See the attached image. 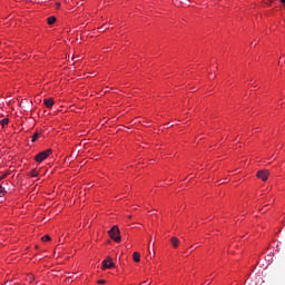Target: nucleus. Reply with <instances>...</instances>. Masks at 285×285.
Instances as JSON below:
<instances>
[{"mask_svg":"<svg viewBox=\"0 0 285 285\" xmlns=\"http://www.w3.org/2000/svg\"><path fill=\"white\" fill-rule=\"evenodd\" d=\"M281 2L285 4V0H281Z\"/></svg>","mask_w":285,"mask_h":285,"instance_id":"16","label":"nucleus"},{"mask_svg":"<svg viewBox=\"0 0 285 285\" xmlns=\"http://www.w3.org/2000/svg\"><path fill=\"white\" fill-rule=\"evenodd\" d=\"M269 175H271V171H268V170L257 171V177H258V179H262V181H266L268 179Z\"/></svg>","mask_w":285,"mask_h":285,"instance_id":"3","label":"nucleus"},{"mask_svg":"<svg viewBox=\"0 0 285 285\" xmlns=\"http://www.w3.org/2000/svg\"><path fill=\"white\" fill-rule=\"evenodd\" d=\"M206 284H207V285L210 284V281H207Z\"/></svg>","mask_w":285,"mask_h":285,"instance_id":"18","label":"nucleus"},{"mask_svg":"<svg viewBox=\"0 0 285 285\" xmlns=\"http://www.w3.org/2000/svg\"><path fill=\"white\" fill-rule=\"evenodd\" d=\"M98 284H106V281H104V279L98 281Z\"/></svg>","mask_w":285,"mask_h":285,"instance_id":"15","label":"nucleus"},{"mask_svg":"<svg viewBox=\"0 0 285 285\" xmlns=\"http://www.w3.org/2000/svg\"><path fill=\"white\" fill-rule=\"evenodd\" d=\"M50 235H45L42 238H41V240L42 242H50Z\"/></svg>","mask_w":285,"mask_h":285,"instance_id":"13","label":"nucleus"},{"mask_svg":"<svg viewBox=\"0 0 285 285\" xmlns=\"http://www.w3.org/2000/svg\"><path fill=\"white\" fill-rule=\"evenodd\" d=\"M140 257H141V255H139L138 252H135V253L132 254L134 262H140Z\"/></svg>","mask_w":285,"mask_h":285,"instance_id":"8","label":"nucleus"},{"mask_svg":"<svg viewBox=\"0 0 285 285\" xmlns=\"http://www.w3.org/2000/svg\"><path fill=\"white\" fill-rule=\"evenodd\" d=\"M31 177H39V171H37V169H32L30 173Z\"/></svg>","mask_w":285,"mask_h":285,"instance_id":"11","label":"nucleus"},{"mask_svg":"<svg viewBox=\"0 0 285 285\" xmlns=\"http://www.w3.org/2000/svg\"><path fill=\"white\" fill-rule=\"evenodd\" d=\"M40 136H41V134L39 131L35 132L31 141H33V142L37 141V139H39Z\"/></svg>","mask_w":285,"mask_h":285,"instance_id":"10","label":"nucleus"},{"mask_svg":"<svg viewBox=\"0 0 285 285\" xmlns=\"http://www.w3.org/2000/svg\"><path fill=\"white\" fill-rule=\"evenodd\" d=\"M43 104L47 108H51L52 106H55V100L52 98H47L43 100Z\"/></svg>","mask_w":285,"mask_h":285,"instance_id":"5","label":"nucleus"},{"mask_svg":"<svg viewBox=\"0 0 285 285\" xmlns=\"http://www.w3.org/2000/svg\"><path fill=\"white\" fill-rule=\"evenodd\" d=\"M49 26H52V23H55V21H57V18L55 16H51L47 19Z\"/></svg>","mask_w":285,"mask_h":285,"instance_id":"9","label":"nucleus"},{"mask_svg":"<svg viewBox=\"0 0 285 285\" xmlns=\"http://www.w3.org/2000/svg\"><path fill=\"white\" fill-rule=\"evenodd\" d=\"M170 243H171V246H174L175 248H179V238L171 237Z\"/></svg>","mask_w":285,"mask_h":285,"instance_id":"6","label":"nucleus"},{"mask_svg":"<svg viewBox=\"0 0 285 285\" xmlns=\"http://www.w3.org/2000/svg\"><path fill=\"white\" fill-rule=\"evenodd\" d=\"M150 254H153V252H150V249H149V255H150Z\"/></svg>","mask_w":285,"mask_h":285,"instance_id":"19","label":"nucleus"},{"mask_svg":"<svg viewBox=\"0 0 285 285\" xmlns=\"http://www.w3.org/2000/svg\"><path fill=\"white\" fill-rule=\"evenodd\" d=\"M106 268H115V263L111 259H105L102 262V271H106Z\"/></svg>","mask_w":285,"mask_h":285,"instance_id":"4","label":"nucleus"},{"mask_svg":"<svg viewBox=\"0 0 285 285\" xmlns=\"http://www.w3.org/2000/svg\"><path fill=\"white\" fill-rule=\"evenodd\" d=\"M8 124H10V119H8V118H3L2 120H0V125L2 126V128H6V126H8Z\"/></svg>","mask_w":285,"mask_h":285,"instance_id":"7","label":"nucleus"},{"mask_svg":"<svg viewBox=\"0 0 285 285\" xmlns=\"http://www.w3.org/2000/svg\"><path fill=\"white\" fill-rule=\"evenodd\" d=\"M6 195V188L3 186H0V197H3Z\"/></svg>","mask_w":285,"mask_h":285,"instance_id":"12","label":"nucleus"},{"mask_svg":"<svg viewBox=\"0 0 285 285\" xmlns=\"http://www.w3.org/2000/svg\"><path fill=\"white\" fill-rule=\"evenodd\" d=\"M8 177V174H4V175H2L1 177H0V180L1 179H6Z\"/></svg>","mask_w":285,"mask_h":285,"instance_id":"14","label":"nucleus"},{"mask_svg":"<svg viewBox=\"0 0 285 285\" xmlns=\"http://www.w3.org/2000/svg\"><path fill=\"white\" fill-rule=\"evenodd\" d=\"M106 28L105 27H101L100 30H105Z\"/></svg>","mask_w":285,"mask_h":285,"instance_id":"17","label":"nucleus"},{"mask_svg":"<svg viewBox=\"0 0 285 285\" xmlns=\"http://www.w3.org/2000/svg\"><path fill=\"white\" fill-rule=\"evenodd\" d=\"M49 155H52V149H47L46 151H41L36 155L35 161H37V164H41V161H46V159H48Z\"/></svg>","mask_w":285,"mask_h":285,"instance_id":"2","label":"nucleus"},{"mask_svg":"<svg viewBox=\"0 0 285 285\" xmlns=\"http://www.w3.org/2000/svg\"><path fill=\"white\" fill-rule=\"evenodd\" d=\"M108 235L110 239H114V242H121V232L117 225L112 226V228L108 232Z\"/></svg>","mask_w":285,"mask_h":285,"instance_id":"1","label":"nucleus"},{"mask_svg":"<svg viewBox=\"0 0 285 285\" xmlns=\"http://www.w3.org/2000/svg\"><path fill=\"white\" fill-rule=\"evenodd\" d=\"M150 254H153V252H150V249H149V255H150Z\"/></svg>","mask_w":285,"mask_h":285,"instance_id":"20","label":"nucleus"}]
</instances>
